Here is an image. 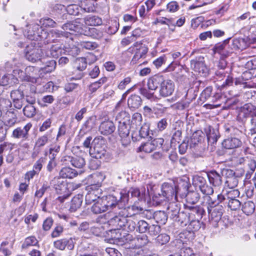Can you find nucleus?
<instances>
[{"mask_svg":"<svg viewBox=\"0 0 256 256\" xmlns=\"http://www.w3.org/2000/svg\"><path fill=\"white\" fill-rule=\"evenodd\" d=\"M126 210L124 208L116 215L111 218L108 224L114 230L124 228L128 232H133L136 228V221L134 218L124 216Z\"/></svg>","mask_w":256,"mask_h":256,"instance_id":"nucleus-1","label":"nucleus"},{"mask_svg":"<svg viewBox=\"0 0 256 256\" xmlns=\"http://www.w3.org/2000/svg\"><path fill=\"white\" fill-rule=\"evenodd\" d=\"M128 196L125 192H120L116 195L110 194L101 198L107 210L118 207L120 209L124 208L128 202Z\"/></svg>","mask_w":256,"mask_h":256,"instance_id":"nucleus-2","label":"nucleus"},{"mask_svg":"<svg viewBox=\"0 0 256 256\" xmlns=\"http://www.w3.org/2000/svg\"><path fill=\"white\" fill-rule=\"evenodd\" d=\"M106 140L102 136L96 137L92 142V147L89 150L91 156L96 159H100L105 157L106 151Z\"/></svg>","mask_w":256,"mask_h":256,"instance_id":"nucleus-3","label":"nucleus"},{"mask_svg":"<svg viewBox=\"0 0 256 256\" xmlns=\"http://www.w3.org/2000/svg\"><path fill=\"white\" fill-rule=\"evenodd\" d=\"M24 36L32 40H46V30L38 24H32L28 26L25 30Z\"/></svg>","mask_w":256,"mask_h":256,"instance_id":"nucleus-4","label":"nucleus"},{"mask_svg":"<svg viewBox=\"0 0 256 256\" xmlns=\"http://www.w3.org/2000/svg\"><path fill=\"white\" fill-rule=\"evenodd\" d=\"M226 176V184L230 188L236 187L238 183V178L242 176L244 174V170L243 168L240 170H236V172L232 170L226 169L222 172Z\"/></svg>","mask_w":256,"mask_h":256,"instance_id":"nucleus-5","label":"nucleus"},{"mask_svg":"<svg viewBox=\"0 0 256 256\" xmlns=\"http://www.w3.org/2000/svg\"><path fill=\"white\" fill-rule=\"evenodd\" d=\"M24 54L26 59L32 62L41 60L44 56L42 49L32 46L26 48Z\"/></svg>","mask_w":256,"mask_h":256,"instance_id":"nucleus-6","label":"nucleus"},{"mask_svg":"<svg viewBox=\"0 0 256 256\" xmlns=\"http://www.w3.org/2000/svg\"><path fill=\"white\" fill-rule=\"evenodd\" d=\"M256 116V106L251 103H247L242 106L239 111L238 118L242 122L247 118Z\"/></svg>","mask_w":256,"mask_h":256,"instance_id":"nucleus-7","label":"nucleus"},{"mask_svg":"<svg viewBox=\"0 0 256 256\" xmlns=\"http://www.w3.org/2000/svg\"><path fill=\"white\" fill-rule=\"evenodd\" d=\"M130 126L128 122H121L118 124V134L121 138L122 144L127 146L130 142V138L129 136L130 128Z\"/></svg>","mask_w":256,"mask_h":256,"instance_id":"nucleus-8","label":"nucleus"},{"mask_svg":"<svg viewBox=\"0 0 256 256\" xmlns=\"http://www.w3.org/2000/svg\"><path fill=\"white\" fill-rule=\"evenodd\" d=\"M32 127V124L30 123H28L24 126L18 127L13 130L12 136L22 141H25L29 138L28 132Z\"/></svg>","mask_w":256,"mask_h":256,"instance_id":"nucleus-9","label":"nucleus"},{"mask_svg":"<svg viewBox=\"0 0 256 256\" xmlns=\"http://www.w3.org/2000/svg\"><path fill=\"white\" fill-rule=\"evenodd\" d=\"M174 84L172 80L164 78L159 88L160 96L163 98L171 96L174 92Z\"/></svg>","mask_w":256,"mask_h":256,"instance_id":"nucleus-10","label":"nucleus"},{"mask_svg":"<svg viewBox=\"0 0 256 256\" xmlns=\"http://www.w3.org/2000/svg\"><path fill=\"white\" fill-rule=\"evenodd\" d=\"M161 192H163L164 195V196H162V198H168V200H172L174 196L175 198L177 197L176 185L174 184L167 182L163 184L162 186Z\"/></svg>","mask_w":256,"mask_h":256,"instance_id":"nucleus-11","label":"nucleus"},{"mask_svg":"<svg viewBox=\"0 0 256 256\" xmlns=\"http://www.w3.org/2000/svg\"><path fill=\"white\" fill-rule=\"evenodd\" d=\"M191 68L194 71L202 74H206L208 72V68L204 62L203 57L196 58L190 61Z\"/></svg>","mask_w":256,"mask_h":256,"instance_id":"nucleus-12","label":"nucleus"},{"mask_svg":"<svg viewBox=\"0 0 256 256\" xmlns=\"http://www.w3.org/2000/svg\"><path fill=\"white\" fill-rule=\"evenodd\" d=\"M66 10V8L63 4H56L54 6L52 9V12L54 16V19L58 23L63 22V20L67 18L68 14H62Z\"/></svg>","mask_w":256,"mask_h":256,"instance_id":"nucleus-13","label":"nucleus"},{"mask_svg":"<svg viewBox=\"0 0 256 256\" xmlns=\"http://www.w3.org/2000/svg\"><path fill=\"white\" fill-rule=\"evenodd\" d=\"M50 184L58 194H62L68 192L66 183L60 178H54L52 180Z\"/></svg>","mask_w":256,"mask_h":256,"instance_id":"nucleus-14","label":"nucleus"},{"mask_svg":"<svg viewBox=\"0 0 256 256\" xmlns=\"http://www.w3.org/2000/svg\"><path fill=\"white\" fill-rule=\"evenodd\" d=\"M204 130L207 136L208 144L212 145L216 143L218 139L220 137L218 130L210 126H206L204 128Z\"/></svg>","mask_w":256,"mask_h":256,"instance_id":"nucleus-15","label":"nucleus"},{"mask_svg":"<svg viewBox=\"0 0 256 256\" xmlns=\"http://www.w3.org/2000/svg\"><path fill=\"white\" fill-rule=\"evenodd\" d=\"M164 78L160 74L154 75L148 80L147 86L149 90H156L158 88H160L164 82Z\"/></svg>","mask_w":256,"mask_h":256,"instance_id":"nucleus-16","label":"nucleus"},{"mask_svg":"<svg viewBox=\"0 0 256 256\" xmlns=\"http://www.w3.org/2000/svg\"><path fill=\"white\" fill-rule=\"evenodd\" d=\"M46 40H44V43L48 44L51 42H55L57 40V38H60L65 36L64 32L52 29L48 32L46 30Z\"/></svg>","mask_w":256,"mask_h":256,"instance_id":"nucleus-17","label":"nucleus"},{"mask_svg":"<svg viewBox=\"0 0 256 256\" xmlns=\"http://www.w3.org/2000/svg\"><path fill=\"white\" fill-rule=\"evenodd\" d=\"M48 142V137L47 134L39 137L34 144V152L32 154V158H36L41 151V148L44 146Z\"/></svg>","mask_w":256,"mask_h":256,"instance_id":"nucleus-18","label":"nucleus"},{"mask_svg":"<svg viewBox=\"0 0 256 256\" xmlns=\"http://www.w3.org/2000/svg\"><path fill=\"white\" fill-rule=\"evenodd\" d=\"M99 131L101 134L108 136L112 134L116 130V126L112 121L102 122L99 126Z\"/></svg>","mask_w":256,"mask_h":256,"instance_id":"nucleus-19","label":"nucleus"},{"mask_svg":"<svg viewBox=\"0 0 256 256\" xmlns=\"http://www.w3.org/2000/svg\"><path fill=\"white\" fill-rule=\"evenodd\" d=\"M186 207L190 210L188 212L189 214L190 218L201 219L203 215L206 214L204 208L200 206H189L186 205Z\"/></svg>","mask_w":256,"mask_h":256,"instance_id":"nucleus-20","label":"nucleus"},{"mask_svg":"<svg viewBox=\"0 0 256 256\" xmlns=\"http://www.w3.org/2000/svg\"><path fill=\"white\" fill-rule=\"evenodd\" d=\"M242 144V141L235 137L228 138L223 140L222 146L226 149H234L240 147Z\"/></svg>","mask_w":256,"mask_h":256,"instance_id":"nucleus-21","label":"nucleus"},{"mask_svg":"<svg viewBox=\"0 0 256 256\" xmlns=\"http://www.w3.org/2000/svg\"><path fill=\"white\" fill-rule=\"evenodd\" d=\"M190 216L188 212H181L179 214L172 219L173 221L176 222L178 225L184 228L187 226L190 222Z\"/></svg>","mask_w":256,"mask_h":256,"instance_id":"nucleus-22","label":"nucleus"},{"mask_svg":"<svg viewBox=\"0 0 256 256\" xmlns=\"http://www.w3.org/2000/svg\"><path fill=\"white\" fill-rule=\"evenodd\" d=\"M224 212V209L222 206H218L216 208L208 210L210 218L212 220L218 222L221 219Z\"/></svg>","mask_w":256,"mask_h":256,"instance_id":"nucleus-23","label":"nucleus"},{"mask_svg":"<svg viewBox=\"0 0 256 256\" xmlns=\"http://www.w3.org/2000/svg\"><path fill=\"white\" fill-rule=\"evenodd\" d=\"M240 192L237 189L232 190L226 192L225 194H220V200H223L224 202L240 198Z\"/></svg>","mask_w":256,"mask_h":256,"instance_id":"nucleus-24","label":"nucleus"},{"mask_svg":"<svg viewBox=\"0 0 256 256\" xmlns=\"http://www.w3.org/2000/svg\"><path fill=\"white\" fill-rule=\"evenodd\" d=\"M105 176L100 172H96L88 176L87 178L88 184H95L102 186V183Z\"/></svg>","mask_w":256,"mask_h":256,"instance_id":"nucleus-25","label":"nucleus"},{"mask_svg":"<svg viewBox=\"0 0 256 256\" xmlns=\"http://www.w3.org/2000/svg\"><path fill=\"white\" fill-rule=\"evenodd\" d=\"M118 240V242L120 245H125L126 248H133L134 244L132 243V236L129 234H124L122 236L114 237Z\"/></svg>","mask_w":256,"mask_h":256,"instance_id":"nucleus-26","label":"nucleus"},{"mask_svg":"<svg viewBox=\"0 0 256 256\" xmlns=\"http://www.w3.org/2000/svg\"><path fill=\"white\" fill-rule=\"evenodd\" d=\"M207 176L210 184L214 186H218L222 184V177L215 170H212L207 174Z\"/></svg>","mask_w":256,"mask_h":256,"instance_id":"nucleus-27","label":"nucleus"},{"mask_svg":"<svg viewBox=\"0 0 256 256\" xmlns=\"http://www.w3.org/2000/svg\"><path fill=\"white\" fill-rule=\"evenodd\" d=\"M17 114L14 110H8L4 116V123L8 127L13 126L17 122Z\"/></svg>","mask_w":256,"mask_h":256,"instance_id":"nucleus-28","label":"nucleus"},{"mask_svg":"<svg viewBox=\"0 0 256 256\" xmlns=\"http://www.w3.org/2000/svg\"><path fill=\"white\" fill-rule=\"evenodd\" d=\"M66 160L69 161L73 166L78 168H82L86 164L84 158L80 156H68Z\"/></svg>","mask_w":256,"mask_h":256,"instance_id":"nucleus-29","label":"nucleus"},{"mask_svg":"<svg viewBox=\"0 0 256 256\" xmlns=\"http://www.w3.org/2000/svg\"><path fill=\"white\" fill-rule=\"evenodd\" d=\"M141 98L137 94H132L128 100V105L130 108L135 110L142 104Z\"/></svg>","mask_w":256,"mask_h":256,"instance_id":"nucleus-30","label":"nucleus"},{"mask_svg":"<svg viewBox=\"0 0 256 256\" xmlns=\"http://www.w3.org/2000/svg\"><path fill=\"white\" fill-rule=\"evenodd\" d=\"M90 210L93 214H96L108 211L100 198H98L96 201L92 206Z\"/></svg>","mask_w":256,"mask_h":256,"instance_id":"nucleus-31","label":"nucleus"},{"mask_svg":"<svg viewBox=\"0 0 256 256\" xmlns=\"http://www.w3.org/2000/svg\"><path fill=\"white\" fill-rule=\"evenodd\" d=\"M148 48L143 44L142 43L140 42H136L132 46L128 48L130 52H134L136 50V54L140 55L142 58L148 52Z\"/></svg>","mask_w":256,"mask_h":256,"instance_id":"nucleus-32","label":"nucleus"},{"mask_svg":"<svg viewBox=\"0 0 256 256\" xmlns=\"http://www.w3.org/2000/svg\"><path fill=\"white\" fill-rule=\"evenodd\" d=\"M254 40H252L249 37L244 38H238L234 40V44L238 49L242 50L248 47L249 44L254 42Z\"/></svg>","mask_w":256,"mask_h":256,"instance_id":"nucleus-33","label":"nucleus"},{"mask_svg":"<svg viewBox=\"0 0 256 256\" xmlns=\"http://www.w3.org/2000/svg\"><path fill=\"white\" fill-rule=\"evenodd\" d=\"M190 186V184L186 180H180L177 186H176V194H180L182 197L184 196Z\"/></svg>","mask_w":256,"mask_h":256,"instance_id":"nucleus-34","label":"nucleus"},{"mask_svg":"<svg viewBox=\"0 0 256 256\" xmlns=\"http://www.w3.org/2000/svg\"><path fill=\"white\" fill-rule=\"evenodd\" d=\"M172 137L171 139V146H175L176 142L179 144L182 140V131L180 126L174 127L172 130Z\"/></svg>","mask_w":256,"mask_h":256,"instance_id":"nucleus-35","label":"nucleus"},{"mask_svg":"<svg viewBox=\"0 0 256 256\" xmlns=\"http://www.w3.org/2000/svg\"><path fill=\"white\" fill-rule=\"evenodd\" d=\"M204 136L205 134L200 130L194 132L190 138V146H195L198 143H201L204 139Z\"/></svg>","mask_w":256,"mask_h":256,"instance_id":"nucleus-36","label":"nucleus"},{"mask_svg":"<svg viewBox=\"0 0 256 256\" xmlns=\"http://www.w3.org/2000/svg\"><path fill=\"white\" fill-rule=\"evenodd\" d=\"M82 202V196L77 194L75 196L70 202V211L72 212H75L78 208H80Z\"/></svg>","mask_w":256,"mask_h":256,"instance_id":"nucleus-37","label":"nucleus"},{"mask_svg":"<svg viewBox=\"0 0 256 256\" xmlns=\"http://www.w3.org/2000/svg\"><path fill=\"white\" fill-rule=\"evenodd\" d=\"M78 174L77 171L70 167L63 168L60 172V176L64 178H72Z\"/></svg>","mask_w":256,"mask_h":256,"instance_id":"nucleus-38","label":"nucleus"},{"mask_svg":"<svg viewBox=\"0 0 256 256\" xmlns=\"http://www.w3.org/2000/svg\"><path fill=\"white\" fill-rule=\"evenodd\" d=\"M84 22L87 26H97L102 24L100 18L96 16L88 15L84 18Z\"/></svg>","mask_w":256,"mask_h":256,"instance_id":"nucleus-39","label":"nucleus"},{"mask_svg":"<svg viewBox=\"0 0 256 256\" xmlns=\"http://www.w3.org/2000/svg\"><path fill=\"white\" fill-rule=\"evenodd\" d=\"M98 250L93 245L90 244L80 250V256H97Z\"/></svg>","mask_w":256,"mask_h":256,"instance_id":"nucleus-40","label":"nucleus"},{"mask_svg":"<svg viewBox=\"0 0 256 256\" xmlns=\"http://www.w3.org/2000/svg\"><path fill=\"white\" fill-rule=\"evenodd\" d=\"M153 218L159 224H164L168 220L167 214L164 211H156L154 213Z\"/></svg>","mask_w":256,"mask_h":256,"instance_id":"nucleus-41","label":"nucleus"},{"mask_svg":"<svg viewBox=\"0 0 256 256\" xmlns=\"http://www.w3.org/2000/svg\"><path fill=\"white\" fill-rule=\"evenodd\" d=\"M188 204H194L200 200V196L196 191H190L186 193L184 196Z\"/></svg>","mask_w":256,"mask_h":256,"instance_id":"nucleus-42","label":"nucleus"},{"mask_svg":"<svg viewBox=\"0 0 256 256\" xmlns=\"http://www.w3.org/2000/svg\"><path fill=\"white\" fill-rule=\"evenodd\" d=\"M205 200L206 201L208 210L216 208L218 206L222 205L224 203L223 200H220L219 194L217 196V200L213 199L210 196H205Z\"/></svg>","mask_w":256,"mask_h":256,"instance_id":"nucleus-43","label":"nucleus"},{"mask_svg":"<svg viewBox=\"0 0 256 256\" xmlns=\"http://www.w3.org/2000/svg\"><path fill=\"white\" fill-rule=\"evenodd\" d=\"M200 218H192L190 220V222L187 225L186 229L190 232H194L199 230L201 227Z\"/></svg>","mask_w":256,"mask_h":256,"instance_id":"nucleus-44","label":"nucleus"},{"mask_svg":"<svg viewBox=\"0 0 256 256\" xmlns=\"http://www.w3.org/2000/svg\"><path fill=\"white\" fill-rule=\"evenodd\" d=\"M121 192H125L128 196V200L130 198H137L138 200H141L143 198V194H141L138 188H131L128 192L126 190H122Z\"/></svg>","mask_w":256,"mask_h":256,"instance_id":"nucleus-45","label":"nucleus"},{"mask_svg":"<svg viewBox=\"0 0 256 256\" xmlns=\"http://www.w3.org/2000/svg\"><path fill=\"white\" fill-rule=\"evenodd\" d=\"M142 114L138 112H135L132 116L130 128L132 129H137L138 126L141 124L142 122Z\"/></svg>","mask_w":256,"mask_h":256,"instance_id":"nucleus-46","label":"nucleus"},{"mask_svg":"<svg viewBox=\"0 0 256 256\" xmlns=\"http://www.w3.org/2000/svg\"><path fill=\"white\" fill-rule=\"evenodd\" d=\"M20 150H16L10 152L6 157V162L8 163H12L19 162L20 158L19 157Z\"/></svg>","mask_w":256,"mask_h":256,"instance_id":"nucleus-47","label":"nucleus"},{"mask_svg":"<svg viewBox=\"0 0 256 256\" xmlns=\"http://www.w3.org/2000/svg\"><path fill=\"white\" fill-rule=\"evenodd\" d=\"M148 236L144 234L138 236L136 238L134 239V240H132V243L134 244L133 248L135 246H138V248L144 246L148 244Z\"/></svg>","mask_w":256,"mask_h":256,"instance_id":"nucleus-48","label":"nucleus"},{"mask_svg":"<svg viewBox=\"0 0 256 256\" xmlns=\"http://www.w3.org/2000/svg\"><path fill=\"white\" fill-rule=\"evenodd\" d=\"M180 209V207L176 204L174 202L170 204L168 207L170 218L172 220L179 214L181 212Z\"/></svg>","mask_w":256,"mask_h":256,"instance_id":"nucleus-49","label":"nucleus"},{"mask_svg":"<svg viewBox=\"0 0 256 256\" xmlns=\"http://www.w3.org/2000/svg\"><path fill=\"white\" fill-rule=\"evenodd\" d=\"M255 204L252 201L245 202L242 206V210L246 215H250L254 212Z\"/></svg>","mask_w":256,"mask_h":256,"instance_id":"nucleus-50","label":"nucleus"},{"mask_svg":"<svg viewBox=\"0 0 256 256\" xmlns=\"http://www.w3.org/2000/svg\"><path fill=\"white\" fill-rule=\"evenodd\" d=\"M40 22L43 26L46 28H55L57 24H58L56 20L55 21L48 17L41 18Z\"/></svg>","mask_w":256,"mask_h":256,"instance_id":"nucleus-51","label":"nucleus"},{"mask_svg":"<svg viewBox=\"0 0 256 256\" xmlns=\"http://www.w3.org/2000/svg\"><path fill=\"white\" fill-rule=\"evenodd\" d=\"M56 62L55 60H52L46 62L44 66L41 68L44 72L48 73L53 71L56 67Z\"/></svg>","mask_w":256,"mask_h":256,"instance_id":"nucleus-52","label":"nucleus"},{"mask_svg":"<svg viewBox=\"0 0 256 256\" xmlns=\"http://www.w3.org/2000/svg\"><path fill=\"white\" fill-rule=\"evenodd\" d=\"M107 80V78L104 77L101 78L98 81L91 84L89 86V90L92 92H96L101 86L104 84Z\"/></svg>","mask_w":256,"mask_h":256,"instance_id":"nucleus-53","label":"nucleus"},{"mask_svg":"<svg viewBox=\"0 0 256 256\" xmlns=\"http://www.w3.org/2000/svg\"><path fill=\"white\" fill-rule=\"evenodd\" d=\"M24 114L28 118H32L36 114V108L32 104H28L23 108Z\"/></svg>","mask_w":256,"mask_h":256,"instance_id":"nucleus-54","label":"nucleus"},{"mask_svg":"<svg viewBox=\"0 0 256 256\" xmlns=\"http://www.w3.org/2000/svg\"><path fill=\"white\" fill-rule=\"evenodd\" d=\"M248 166L249 168V170L248 171L246 176L247 178H250L252 174L254 173L256 169V160L252 158L250 159L246 157Z\"/></svg>","mask_w":256,"mask_h":256,"instance_id":"nucleus-55","label":"nucleus"},{"mask_svg":"<svg viewBox=\"0 0 256 256\" xmlns=\"http://www.w3.org/2000/svg\"><path fill=\"white\" fill-rule=\"evenodd\" d=\"M224 204H226L228 208L232 210H239L242 205V202L238 198L225 202Z\"/></svg>","mask_w":256,"mask_h":256,"instance_id":"nucleus-56","label":"nucleus"},{"mask_svg":"<svg viewBox=\"0 0 256 256\" xmlns=\"http://www.w3.org/2000/svg\"><path fill=\"white\" fill-rule=\"evenodd\" d=\"M150 124L148 122H144L138 130L139 136L145 138L149 136Z\"/></svg>","mask_w":256,"mask_h":256,"instance_id":"nucleus-57","label":"nucleus"},{"mask_svg":"<svg viewBox=\"0 0 256 256\" xmlns=\"http://www.w3.org/2000/svg\"><path fill=\"white\" fill-rule=\"evenodd\" d=\"M136 224V230L140 233H146L147 229L146 227L148 226V223L144 220H140L138 221L134 219Z\"/></svg>","mask_w":256,"mask_h":256,"instance_id":"nucleus-58","label":"nucleus"},{"mask_svg":"<svg viewBox=\"0 0 256 256\" xmlns=\"http://www.w3.org/2000/svg\"><path fill=\"white\" fill-rule=\"evenodd\" d=\"M10 97L12 100L24 99L23 86H20L18 89L12 91Z\"/></svg>","mask_w":256,"mask_h":256,"instance_id":"nucleus-59","label":"nucleus"},{"mask_svg":"<svg viewBox=\"0 0 256 256\" xmlns=\"http://www.w3.org/2000/svg\"><path fill=\"white\" fill-rule=\"evenodd\" d=\"M98 194L96 192H87L85 196L86 204H91L92 202L94 203L98 200V198H100Z\"/></svg>","mask_w":256,"mask_h":256,"instance_id":"nucleus-60","label":"nucleus"},{"mask_svg":"<svg viewBox=\"0 0 256 256\" xmlns=\"http://www.w3.org/2000/svg\"><path fill=\"white\" fill-rule=\"evenodd\" d=\"M230 38L224 40L222 42L216 44L213 48L214 53L224 54V50L226 44L228 42Z\"/></svg>","mask_w":256,"mask_h":256,"instance_id":"nucleus-61","label":"nucleus"},{"mask_svg":"<svg viewBox=\"0 0 256 256\" xmlns=\"http://www.w3.org/2000/svg\"><path fill=\"white\" fill-rule=\"evenodd\" d=\"M38 244V240L34 236H31L25 239L22 247V248H27L30 246H36Z\"/></svg>","mask_w":256,"mask_h":256,"instance_id":"nucleus-62","label":"nucleus"},{"mask_svg":"<svg viewBox=\"0 0 256 256\" xmlns=\"http://www.w3.org/2000/svg\"><path fill=\"white\" fill-rule=\"evenodd\" d=\"M80 8L76 4H70L66 8V10L70 15L78 16Z\"/></svg>","mask_w":256,"mask_h":256,"instance_id":"nucleus-63","label":"nucleus"},{"mask_svg":"<svg viewBox=\"0 0 256 256\" xmlns=\"http://www.w3.org/2000/svg\"><path fill=\"white\" fill-rule=\"evenodd\" d=\"M50 54L54 58H58L61 56L62 53L64 54V50L62 49L61 48L53 46L50 50Z\"/></svg>","mask_w":256,"mask_h":256,"instance_id":"nucleus-64","label":"nucleus"}]
</instances>
